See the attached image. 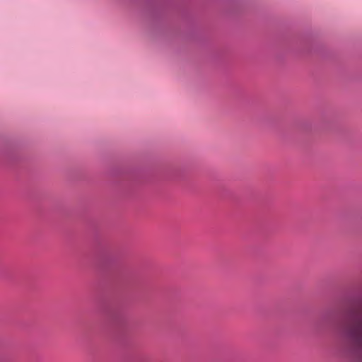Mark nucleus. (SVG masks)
<instances>
[{
  "instance_id": "f257e3e1",
  "label": "nucleus",
  "mask_w": 362,
  "mask_h": 362,
  "mask_svg": "<svg viewBox=\"0 0 362 362\" xmlns=\"http://www.w3.org/2000/svg\"><path fill=\"white\" fill-rule=\"evenodd\" d=\"M344 334L352 341L354 345L362 348V322L356 321L343 328Z\"/></svg>"
}]
</instances>
